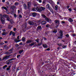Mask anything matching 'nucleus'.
Listing matches in <instances>:
<instances>
[{"mask_svg": "<svg viewBox=\"0 0 76 76\" xmlns=\"http://www.w3.org/2000/svg\"><path fill=\"white\" fill-rule=\"evenodd\" d=\"M38 43V41H39V39H37L36 40H35Z\"/></svg>", "mask_w": 76, "mask_h": 76, "instance_id": "49530a36", "label": "nucleus"}, {"mask_svg": "<svg viewBox=\"0 0 76 76\" xmlns=\"http://www.w3.org/2000/svg\"><path fill=\"white\" fill-rule=\"evenodd\" d=\"M2 9H5V10H6V11L7 12H8V10H7V9L6 7H4V6H3L2 7Z\"/></svg>", "mask_w": 76, "mask_h": 76, "instance_id": "f8f14e48", "label": "nucleus"}, {"mask_svg": "<svg viewBox=\"0 0 76 76\" xmlns=\"http://www.w3.org/2000/svg\"><path fill=\"white\" fill-rule=\"evenodd\" d=\"M15 60V58H12V59H10L9 60L10 61H12V60Z\"/></svg>", "mask_w": 76, "mask_h": 76, "instance_id": "de8ad7c7", "label": "nucleus"}, {"mask_svg": "<svg viewBox=\"0 0 76 76\" xmlns=\"http://www.w3.org/2000/svg\"><path fill=\"white\" fill-rule=\"evenodd\" d=\"M42 16L43 17V18H45V20H46L47 22H49V23H51V20L50 18H48L45 16V15H42Z\"/></svg>", "mask_w": 76, "mask_h": 76, "instance_id": "f03ea898", "label": "nucleus"}, {"mask_svg": "<svg viewBox=\"0 0 76 76\" xmlns=\"http://www.w3.org/2000/svg\"><path fill=\"white\" fill-rule=\"evenodd\" d=\"M16 30H17V29H16V28H14V31H16Z\"/></svg>", "mask_w": 76, "mask_h": 76, "instance_id": "09e8293b", "label": "nucleus"}, {"mask_svg": "<svg viewBox=\"0 0 76 76\" xmlns=\"http://www.w3.org/2000/svg\"><path fill=\"white\" fill-rule=\"evenodd\" d=\"M22 42H21L19 44V45H22Z\"/></svg>", "mask_w": 76, "mask_h": 76, "instance_id": "338daca9", "label": "nucleus"}, {"mask_svg": "<svg viewBox=\"0 0 76 76\" xmlns=\"http://www.w3.org/2000/svg\"><path fill=\"white\" fill-rule=\"evenodd\" d=\"M4 48L5 49H7L8 48V47L6 45H5L4 46Z\"/></svg>", "mask_w": 76, "mask_h": 76, "instance_id": "4c0bfd02", "label": "nucleus"}, {"mask_svg": "<svg viewBox=\"0 0 76 76\" xmlns=\"http://www.w3.org/2000/svg\"><path fill=\"white\" fill-rule=\"evenodd\" d=\"M72 35L73 37H75V36H76V34H72Z\"/></svg>", "mask_w": 76, "mask_h": 76, "instance_id": "e2e57ef3", "label": "nucleus"}, {"mask_svg": "<svg viewBox=\"0 0 76 76\" xmlns=\"http://www.w3.org/2000/svg\"><path fill=\"white\" fill-rule=\"evenodd\" d=\"M50 26H51L49 24H47L46 25V28H49V27H50Z\"/></svg>", "mask_w": 76, "mask_h": 76, "instance_id": "b1692460", "label": "nucleus"}, {"mask_svg": "<svg viewBox=\"0 0 76 76\" xmlns=\"http://www.w3.org/2000/svg\"><path fill=\"white\" fill-rule=\"evenodd\" d=\"M45 2L44 1H42V4H45Z\"/></svg>", "mask_w": 76, "mask_h": 76, "instance_id": "864d4df0", "label": "nucleus"}, {"mask_svg": "<svg viewBox=\"0 0 76 76\" xmlns=\"http://www.w3.org/2000/svg\"><path fill=\"white\" fill-rule=\"evenodd\" d=\"M15 68L14 67V68L12 69V71H15Z\"/></svg>", "mask_w": 76, "mask_h": 76, "instance_id": "79ce46f5", "label": "nucleus"}, {"mask_svg": "<svg viewBox=\"0 0 76 76\" xmlns=\"http://www.w3.org/2000/svg\"><path fill=\"white\" fill-rule=\"evenodd\" d=\"M14 17H16V14H14Z\"/></svg>", "mask_w": 76, "mask_h": 76, "instance_id": "052dcab7", "label": "nucleus"}, {"mask_svg": "<svg viewBox=\"0 0 76 76\" xmlns=\"http://www.w3.org/2000/svg\"><path fill=\"white\" fill-rule=\"evenodd\" d=\"M22 41H25V38L24 37H23L22 39Z\"/></svg>", "mask_w": 76, "mask_h": 76, "instance_id": "c85d7f7f", "label": "nucleus"}, {"mask_svg": "<svg viewBox=\"0 0 76 76\" xmlns=\"http://www.w3.org/2000/svg\"><path fill=\"white\" fill-rule=\"evenodd\" d=\"M43 47H44L45 48H47V45L46 44H44L43 45Z\"/></svg>", "mask_w": 76, "mask_h": 76, "instance_id": "393cba45", "label": "nucleus"}, {"mask_svg": "<svg viewBox=\"0 0 76 76\" xmlns=\"http://www.w3.org/2000/svg\"><path fill=\"white\" fill-rule=\"evenodd\" d=\"M73 43H74L75 44H76V41H73Z\"/></svg>", "mask_w": 76, "mask_h": 76, "instance_id": "3c124183", "label": "nucleus"}, {"mask_svg": "<svg viewBox=\"0 0 76 76\" xmlns=\"http://www.w3.org/2000/svg\"><path fill=\"white\" fill-rule=\"evenodd\" d=\"M46 8L49 10L53 14H54V11H53V10L52 9L51 7H50V4H48L46 5Z\"/></svg>", "mask_w": 76, "mask_h": 76, "instance_id": "f257e3e1", "label": "nucleus"}, {"mask_svg": "<svg viewBox=\"0 0 76 76\" xmlns=\"http://www.w3.org/2000/svg\"><path fill=\"white\" fill-rule=\"evenodd\" d=\"M4 43L2 42L0 43V45H4Z\"/></svg>", "mask_w": 76, "mask_h": 76, "instance_id": "a18cd8bd", "label": "nucleus"}, {"mask_svg": "<svg viewBox=\"0 0 76 76\" xmlns=\"http://www.w3.org/2000/svg\"><path fill=\"white\" fill-rule=\"evenodd\" d=\"M62 23H65V22L64 21H62L61 22Z\"/></svg>", "mask_w": 76, "mask_h": 76, "instance_id": "0e129e2a", "label": "nucleus"}, {"mask_svg": "<svg viewBox=\"0 0 76 76\" xmlns=\"http://www.w3.org/2000/svg\"><path fill=\"white\" fill-rule=\"evenodd\" d=\"M59 33L61 34L60 36L58 37V38L59 39H61L62 38V37H63V31H61V30H60L59 31Z\"/></svg>", "mask_w": 76, "mask_h": 76, "instance_id": "39448f33", "label": "nucleus"}, {"mask_svg": "<svg viewBox=\"0 0 76 76\" xmlns=\"http://www.w3.org/2000/svg\"><path fill=\"white\" fill-rule=\"evenodd\" d=\"M46 50L47 51H50V48H48Z\"/></svg>", "mask_w": 76, "mask_h": 76, "instance_id": "bf43d9fd", "label": "nucleus"}, {"mask_svg": "<svg viewBox=\"0 0 76 76\" xmlns=\"http://www.w3.org/2000/svg\"><path fill=\"white\" fill-rule=\"evenodd\" d=\"M12 34L13 36H15V34H16V33H15V32H13V31H11L10 33V35H12Z\"/></svg>", "mask_w": 76, "mask_h": 76, "instance_id": "1a4fd4ad", "label": "nucleus"}, {"mask_svg": "<svg viewBox=\"0 0 76 76\" xmlns=\"http://www.w3.org/2000/svg\"><path fill=\"white\" fill-rule=\"evenodd\" d=\"M65 36L67 37V38H68L69 37V35L68 34H66L65 35Z\"/></svg>", "mask_w": 76, "mask_h": 76, "instance_id": "c03bdc74", "label": "nucleus"}, {"mask_svg": "<svg viewBox=\"0 0 76 76\" xmlns=\"http://www.w3.org/2000/svg\"><path fill=\"white\" fill-rule=\"evenodd\" d=\"M74 10H75V11H76V7L74 8Z\"/></svg>", "mask_w": 76, "mask_h": 76, "instance_id": "774afa93", "label": "nucleus"}, {"mask_svg": "<svg viewBox=\"0 0 76 76\" xmlns=\"http://www.w3.org/2000/svg\"><path fill=\"white\" fill-rule=\"evenodd\" d=\"M1 22L3 24L5 23V20H4V18H3V17H1Z\"/></svg>", "mask_w": 76, "mask_h": 76, "instance_id": "423d86ee", "label": "nucleus"}, {"mask_svg": "<svg viewBox=\"0 0 76 76\" xmlns=\"http://www.w3.org/2000/svg\"><path fill=\"white\" fill-rule=\"evenodd\" d=\"M55 10H57V9H58V5H57L55 7Z\"/></svg>", "mask_w": 76, "mask_h": 76, "instance_id": "bb28decb", "label": "nucleus"}, {"mask_svg": "<svg viewBox=\"0 0 76 76\" xmlns=\"http://www.w3.org/2000/svg\"><path fill=\"white\" fill-rule=\"evenodd\" d=\"M28 23L30 25H34V22L32 21H28Z\"/></svg>", "mask_w": 76, "mask_h": 76, "instance_id": "9d476101", "label": "nucleus"}, {"mask_svg": "<svg viewBox=\"0 0 76 76\" xmlns=\"http://www.w3.org/2000/svg\"><path fill=\"white\" fill-rule=\"evenodd\" d=\"M68 10H69V12H71V11H72V9H71V8H69L68 9Z\"/></svg>", "mask_w": 76, "mask_h": 76, "instance_id": "8fccbe9b", "label": "nucleus"}, {"mask_svg": "<svg viewBox=\"0 0 76 76\" xmlns=\"http://www.w3.org/2000/svg\"><path fill=\"white\" fill-rule=\"evenodd\" d=\"M32 10H33V11H34L35 12V11H36V10H37V11H38V12H39V8L38 7H37L36 8H32Z\"/></svg>", "mask_w": 76, "mask_h": 76, "instance_id": "6e6552de", "label": "nucleus"}, {"mask_svg": "<svg viewBox=\"0 0 76 76\" xmlns=\"http://www.w3.org/2000/svg\"><path fill=\"white\" fill-rule=\"evenodd\" d=\"M27 5H28V9H29V8H30V7H31V2H28V3Z\"/></svg>", "mask_w": 76, "mask_h": 76, "instance_id": "9b49d317", "label": "nucleus"}, {"mask_svg": "<svg viewBox=\"0 0 76 76\" xmlns=\"http://www.w3.org/2000/svg\"><path fill=\"white\" fill-rule=\"evenodd\" d=\"M7 67V65H5L3 67V69H4L6 67Z\"/></svg>", "mask_w": 76, "mask_h": 76, "instance_id": "e433bc0d", "label": "nucleus"}, {"mask_svg": "<svg viewBox=\"0 0 76 76\" xmlns=\"http://www.w3.org/2000/svg\"><path fill=\"white\" fill-rule=\"evenodd\" d=\"M4 43H5V44H6L8 42H7V41H4Z\"/></svg>", "mask_w": 76, "mask_h": 76, "instance_id": "13d9d810", "label": "nucleus"}, {"mask_svg": "<svg viewBox=\"0 0 76 76\" xmlns=\"http://www.w3.org/2000/svg\"><path fill=\"white\" fill-rule=\"evenodd\" d=\"M39 3H42V1H41V0H39Z\"/></svg>", "mask_w": 76, "mask_h": 76, "instance_id": "680f3d73", "label": "nucleus"}, {"mask_svg": "<svg viewBox=\"0 0 76 76\" xmlns=\"http://www.w3.org/2000/svg\"><path fill=\"white\" fill-rule=\"evenodd\" d=\"M45 35H47L48 34V32H45Z\"/></svg>", "mask_w": 76, "mask_h": 76, "instance_id": "5fc2aeb1", "label": "nucleus"}, {"mask_svg": "<svg viewBox=\"0 0 76 76\" xmlns=\"http://www.w3.org/2000/svg\"><path fill=\"white\" fill-rule=\"evenodd\" d=\"M7 20H8L9 22H10V18L8 16L7 18Z\"/></svg>", "mask_w": 76, "mask_h": 76, "instance_id": "cd10ccee", "label": "nucleus"}, {"mask_svg": "<svg viewBox=\"0 0 76 76\" xmlns=\"http://www.w3.org/2000/svg\"><path fill=\"white\" fill-rule=\"evenodd\" d=\"M68 21H69L70 22H72L73 21V19L71 18H69L68 20Z\"/></svg>", "mask_w": 76, "mask_h": 76, "instance_id": "f3484780", "label": "nucleus"}, {"mask_svg": "<svg viewBox=\"0 0 76 76\" xmlns=\"http://www.w3.org/2000/svg\"><path fill=\"white\" fill-rule=\"evenodd\" d=\"M47 23V22L45 21H43L41 22L42 25H45Z\"/></svg>", "mask_w": 76, "mask_h": 76, "instance_id": "ddd939ff", "label": "nucleus"}, {"mask_svg": "<svg viewBox=\"0 0 76 76\" xmlns=\"http://www.w3.org/2000/svg\"><path fill=\"white\" fill-rule=\"evenodd\" d=\"M2 17H3V18L4 17L5 18H7V17H8V15H3Z\"/></svg>", "mask_w": 76, "mask_h": 76, "instance_id": "aec40b11", "label": "nucleus"}, {"mask_svg": "<svg viewBox=\"0 0 76 76\" xmlns=\"http://www.w3.org/2000/svg\"><path fill=\"white\" fill-rule=\"evenodd\" d=\"M23 6L25 9L26 10L27 9V6L26 5V4H23Z\"/></svg>", "mask_w": 76, "mask_h": 76, "instance_id": "2eb2a0df", "label": "nucleus"}, {"mask_svg": "<svg viewBox=\"0 0 76 76\" xmlns=\"http://www.w3.org/2000/svg\"><path fill=\"white\" fill-rule=\"evenodd\" d=\"M32 42V41L31 40H28L26 42V44H29V43H31Z\"/></svg>", "mask_w": 76, "mask_h": 76, "instance_id": "4468645a", "label": "nucleus"}, {"mask_svg": "<svg viewBox=\"0 0 76 76\" xmlns=\"http://www.w3.org/2000/svg\"><path fill=\"white\" fill-rule=\"evenodd\" d=\"M14 39V41L16 42V43H17V42H18V40H17V39Z\"/></svg>", "mask_w": 76, "mask_h": 76, "instance_id": "c756f323", "label": "nucleus"}, {"mask_svg": "<svg viewBox=\"0 0 76 76\" xmlns=\"http://www.w3.org/2000/svg\"><path fill=\"white\" fill-rule=\"evenodd\" d=\"M10 22L11 23H13L14 22H13V20L12 19H10Z\"/></svg>", "mask_w": 76, "mask_h": 76, "instance_id": "a878e982", "label": "nucleus"}, {"mask_svg": "<svg viewBox=\"0 0 76 76\" xmlns=\"http://www.w3.org/2000/svg\"><path fill=\"white\" fill-rule=\"evenodd\" d=\"M53 33H57V29H55L53 31Z\"/></svg>", "mask_w": 76, "mask_h": 76, "instance_id": "412c9836", "label": "nucleus"}, {"mask_svg": "<svg viewBox=\"0 0 76 76\" xmlns=\"http://www.w3.org/2000/svg\"><path fill=\"white\" fill-rule=\"evenodd\" d=\"M6 4L7 5H9V1H7L6 2Z\"/></svg>", "mask_w": 76, "mask_h": 76, "instance_id": "ea45409f", "label": "nucleus"}, {"mask_svg": "<svg viewBox=\"0 0 76 76\" xmlns=\"http://www.w3.org/2000/svg\"><path fill=\"white\" fill-rule=\"evenodd\" d=\"M11 8V9H12V10H14V9H16V7L15 6H12Z\"/></svg>", "mask_w": 76, "mask_h": 76, "instance_id": "6ab92c4d", "label": "nucleus"}, {"mask_svg": "<svg viewBox=\"0 0 76 76\" xmlns=\"http://www.w3.org/2000/svg\"><path fill=\"white\" fill-rule=\"evenodd\" d=\"M10 56H7L3 58L2 60H7L9 58V57Z\"/></svg>", "mask_w": 76, "mask_h": 76, "instance_id": "0eeeda50", "label": "nucleus"}, {"mask_svg": "<svg viewBox=\"0 0 76 76\" xmlns=\"http://www.w3.org/2000/svg\"><path fill=\"white\" fill-rule=\"evenodd\" d=\"M11 53H9V52H6L4 53V54H8V55H9Z\"/></svg>", "mask_w": 76, "mask_h": 76, "instance_id": "7c9ffc66", "label": "nucleus"}, {"mask_svg": "<svg viewBox=\"0 0 76 76\" xmlns=\"http://www.w3.org/2000/svg\"><path fill=\"white\" fill-rule=\"evenodd\" d=\"M67 47V45H63L62 46V48H66Z\"/></svg>", "mask_w": 76, "mask_h": 76, "instance_id": "5701e85b", "label": "nucleus"}, {"mask_svg": "<svg viewBox=\"0 0 76 76\" xmlns=\"http://www.w3.org/2000/svg\"><path fill=\"white\" fill-rule=\"evenodd\" d=\"M15 6H18L19 4V3L18 2L15 3Z\"/></svg>", "mask_w": 76, "mask_h": 76, "instance_id": "f704fd0d", "label": "nucleus"}, {"mask_svg": "<svg viewBox=\"0 0 76 76\" xmlns=\"http://www.w3.org/2000/svg\"><path fill=\"white\" fill-rule=\"evenodd\" d=\"M34 44H35V43L33 42L32 43L29 44V46H33V45H34Z\"/></svg>", "mask_w": 76, "mask_h": 76, "instance_id": "4be33fe9", "label": "nucleus"}, {"mask_svg": "<svg viewBox=\"0 0 76 76\" xmlns=\"http://www.w3.org/2000/svg\"><path fill=\"white\" fill-rule=\"evenodd\" d=\"M23 50H20L19 51V53L20 54H21V53H22V52H23Z\"/></svg>", "mask_w": 76, "mask_h": 76, "instance_id": "c9c22d12", "label": "nucleus"}, {"mask_svg": "<svg viewBox=\"0 0 76 76\" xmlns=\"http://www.w3.org/2000/svg\"><path fill=\"white\" fill-rule=\"evenodd\" d=\"M10 68H7V70H10Z\"/></svg>", "mask_w": 76, "mask_h": 76, "instance_id": "a19ab883", "label": "nucleus"}, {"mask_svg": "<svg viewBox=\"0 0 76 76\" xmlns=\"http://www.w3.org/2000/svg\"><path fill=\"white\" fill-rule=\"evenodd\" d=\"M45 9V8L44 7H41L39 8V12H42Z\"/></svg>", "mask_w": 76, "mask_h": 76, "instance_id": "20e7f679", "label": "nucleus"}, {"mask_svg": "<svg viewBox=\"0 0 76 76\" xmlns=\"http://www.w3.org/2000/svg\"><path fill=\"white\" fill-rule=\"evenodd\" d=\"M42 44V42H40V43H38L37 45V46H40Z\"/></svg>", "mask_w": 76, "mask_h": 76, "instance_id": "72a5a7b5", "label": "nucleus"}, {"mask_svg": "<svg viewBox=\"0 0 76 76\" xmlns=\"http://www.w3.org/2000/svg\"><path fill=\"white\" fill-rule=\"evenodd\" d=\"M9 51H10L11 52H12V51H13V49H10V50H9Z\"/></svg>", "mask_w": 76, "mask_h": 76, "instance_id": "603ef678", "label": "nucleus"}, {"mask_svg": "<svg viewBox=\"0 0 76 76\" xmlns=\"http://www.w3.org/2000/svg\"><path fill=\"white\" fill-rule=\"evenodd\" d=\"M22 15H19V18H22Z\"/></svg>", "mask_w": 76, "mask_h": 76, "instance_id": "69168bd1", "label": "nucleus"}, {"mask_svg": "<svg viewBox=\"0 0 76 76\" xmlns=\"http://www.w3.org/2000/svg\"><path fill=\"white\" fill-rule=\"evenodd\" d=\"M19 37H20V36H18L17 39H18V40H19Z\"/></svg>", "mask_w": 76, "mask_h": 76, "instance_id": "4d7b16f0", "label": "nucleus"}, {"mask_svg": "<svg viewBox=\"0 0 76 76\" xmlns=\"http://www.w3.org/2000/svg\"><path fill=\"white\" fill-rule=\"evenodd\" d=\"M54 22L56 24H57L56 27V28H57V27L60 25V21L58 20H55Z\"/></svg>", "mask_w": 76, "mask_h": 76, "instance_id": "7ed1b4c3", "label": "nucleus"}, {"mask_svg": "<svg viewBox=\"0 0 76 76\" xmlns=\"http://www.w3.org/2000/svg\"><path fill=\"white\" fill-rule=\"evenodd\" d=\"M37 15V13L35 12H33L32 14V16L33 17H35Z\"/></svg>", "mask_w": 76, "mask_h": 76, "instance_id": "dca6fc26", "label": "nucleus"}, {"mask_svg": "<svg viewBox=\"0 0 76 76\" xmlns=\"http://www.w3.org/2000/svg\"><path fill=\"white\" fill-rule=\"evenodd\" d=\"M58 45L59 46V47H61V46H62V43H59L58 44Z\"/></svg>", "mask_w": 76, "mask_h": 76, "instance_id": "473e14b6", "label": "nucleus"}, {"mask_svg": "<svg viewBox=\"0 0 76 76\" xmlns=\"http://www.w3.org/2000/svg\"><path fill=\"white\" fill-rule=\"evenodd\" d=\"M8 28L10 29H11L12 28V26H11V25H9L8 26Z\"/></svg>", "mask_w": 76, "mask_h": 76, "instance_id": "2f4dec72", "label": "nucleus"}, {"mask_svg": "<svg viewBox=\"0 0 76 76\" xmlns=\"http://www.w3.org/2000/svg\"><path fill=\"white\" fill-rule=\"evenodd\" d=\"M49 3L50 4H53V1L51 0H50L49 1Z\"/></svg>", "mask_w": 76, "mask_h": 76, "instance_id": "a211bd4d", "label": "nucleus"}, {"mask_svg": "<svg viewBox=\"0 0 76 76\" xmlns=\"http://www.w3.org/2000/svg\"><path fill=\"white\" fill-rule=\"evenodd\" d=\"M20 55H18V56H17V58H19V57H20Z\"/></svg>", "mask_w": 76, "mask_h": 76, "instance_id": "6e6d98bb", "label": "nucleus"}, {"mask_svg": "<svg viewBox=\"0 0 76 76\" xmlns=\"http://www.w3.org/2000/svg\"><path fill=\"white\" fill-rule=\"evenodd\" d=\"M6 34V33L5 32H4L2 33V35H5Z\"/></svg>", "mask_w": 76, "mask_h": 76, "instance_id": "58836bf2", "label": "nucleus"}, {"mask_svg": "<svg viewBox=\"0 0 76 76\" xmlns=\"http://www.w3.org/2000/svg\"><path fill=\"white\" fill-rule=\"evenodd\" d=\"M37 28L38 29H41V26H39L37 27Z\"/></svg>", "mask_w": 76, "mask_h": 76, "instance_id": "37998d69", "label": "nucleus"}]
</instances>
